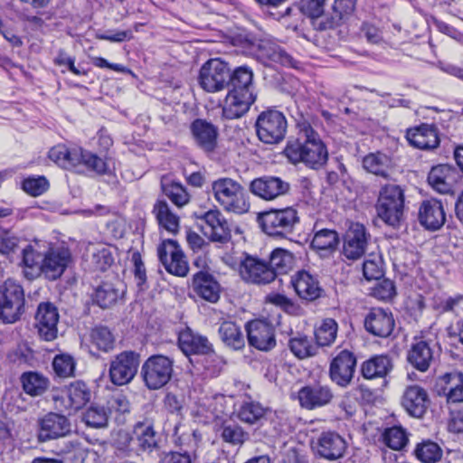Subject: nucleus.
<instances>
[{
  "label": "nucleus",
  "mask_w": 463,
  "mask_h": 463,
  "mask_svg": "<svg viewBox=\"0 0 463 463\" xmlns=\"http://www.w3.org/2000/svg\"><path fill=\"white\" fill-rule=\"evenodd\" d=\"M140 364V354L135 351H123L109 363V379L115 385L129 383L136 376Z\"/></svg>",
  "instance_id": "obj_9"
},
{
  "label": "nucleus",
  "mask_w": 463,
  "mask_h": 463,
  "mask_svg": "<svg viewBox=\"0 0 463 463\" xmlns=\"http://www.w3.org/2000/svg\"><path fill=\"white\" fill-rule=\"evenodd\" d=\"M75 360L67 354H57L52 361V367L55 373L60 377H70L75 371Z\"/></svg>",
  "instance_id": "obj_58"
},
{
  "label": "nucleus",
  "mask_w": 463,
  "mask_h": 463,
  "mask_svg": "<svg viewBox=\"0 0 463 463\" xmlns=\"http://www.w3.org/2000/svg\"><path fill=\"white\" fill-rule=\"evenodd\" d=\"M463 296L448 297L435 302L434 308L439 313H451L454 317L451 321L463 319Z\"/></svg>",
  "instance_id": "obj_52"
},
{
  "label": "nucleus",
  "mask_w": 463,
  "mask_h": 463,
  "mask_svg": "<svg viewBox=\"0 0 463 463\" xmlns=\"http://www.w3.org/2000/svg\"><path fill=\"white\" fill-rule=\"evenodd\" d=\"M454 175V169L449 165H438L430 169L428 183L439 194H450L453 191Z\"/></svg>",
  "instance_id": "obj_37"
},
{
  "label": "nucleus",
  "mask_w": 463,
  "mask_h": 463,
  "mask_svg": "<svg viewBox=\"0 0 463 463\" xmlns=\"http://www.w3.org/2000/svg\"><path fill=\"white\" fill-rule=\"evenodd\" d=\"M406 138L411 146L422 150H430L439 145L438 128L432 124L422 123L409 128Z\"/></svg>",
  "instance_id": "obj_27"
},
{
  "label": "nucleus",
  "mask_w": 463,
  "mask_h": 463,
  "mask_svg": "<svg viewBox=\"0 0 463 463\" xmlns=\"http://www.w3.org/2000/svg\"><path fill=\"white\" fill-rule=\"evenodd\" d=\"M222 439L233 446H241L250 435L241 426L234 422H223L221 426Z\"/></svg>",
  "instance_id": "obj_50"
},
{
  "label": "nucleus",
  "mask_w": 463,
  "mask_h": 463,
  "mask_svg": "<svg viewBox=\"0 0 463 463\" xmlns=\"http://www.w3.org/2000/svg\"><path fill=\"white\" fill-rule=\"evenodd\" d=\"M419 222L427 230L437 231L446 221V213L440 201L430 199L423 201L419 208Z\"/></svg>",
  "instance_id": "obj_29"
},
{
  "label": "nucleus",
  "mask_w": 463,
  "mask_h": 463,
  "mask_svg": "<svg viewBox=\"0 0 463 463\" xmlns=\"http://www.w3.org/2000/svg\"><path fill=\"white\" fill-rule=\"evenodd\" d=\"M90 342L99 350L108 353L114 348L115 337L104 326H97L90 332Z\"/></svg>",
  "instance_id": "obj_49"
},
{
  "label": "nucleus",
  "mask_w": 463,
  "mask_h": 463,
  "mask_svg": "<svg viewBox=\"0 0 463 463\" xmlns=\"http://www.w3.org/2000/svg\"><path fill=\"white\" fill-rule=\"evenodd\" d=\"M59 317L58 309L52 303L45 302L38 306L35 320L39 335L43 339L52 341L57 337Z\"/></svg>",
  "instance_id": "obj_22"
},
{
  "label": "nucleus",
  "mask_w": 463,
  "mask_h": 463,
  "mask_svg": "<svg viewBox=\"0 0 463 463\" xmlns=\"http://www.w3.org/2000/svg\"><path fill=\"white\" fill-rule=\"evenodd\" d=\"M64 392L68 399L66 408L72 411L83 408L91 398L90 389L82 381L71 383L66 387Z\"/></svg>",
  "instance_id": "obj_40"
},
{
  "label": "nucleus",
  "mask_w": 463,
  "mask_h": 463,
  "mask_svg": "<svg viewBox=\"0 0 463 463\" xmlns=\"http://www.w3.org/2000/svg\"><path fill=\"white\" fill-rule=\"evenodd\" d=\"M435 351L431 341L415 340L407 354L409 364L420 372H426L434 360Z\"/></svg>",
  "instance_id": "obj_34"
},
{
  "label": "nucleus",
  "mask_w": 463,
  "mask_h": 463,
  "mask_svg": "<svg viewBox=\"0 0 463 463\" xmlns=\"http://www.w3.org/2000/svg\"><path fill=\"white\" fill-rule=\"evenodd\" d=\"M297 398L302 409L313 411L329 405L335 393L329 384L317 381L302 386Z\"/></svg>",
  "instance_id": "obj_10"
},
{
  "label": "nucleus",
  "mask_w": 463,
  "mask_h": 463,
  "mask_svg": "<svg viewBox=\"0 0 463 463\" xmlns=\"http://www.w3.org/2000/svg\"><path fill=\"white\" fill-rule=\"evenodd\" d=\"M49 187L47 179L43 176L28 177L23 182V189L33 196L43 194Z\"/></svg>",
  "instance_id": "obj_64"
},
{
  "label": "nucleus",
  "mask_w": 463,
  "mask_h": 463,
  "mask_svg": "<svg viewBox=\"0 0 463 463\" xmlns=\"http://www.w3.org/2000/svg\"><path fill=\"white\" fill-rule=\"evenodd\" d=\"M356 363V356L353 352L346 349L340 351L330 363V380L337 386L346 388L354 379Z\"/></svg>",
  "instance_id": "obj_14"
},
{
  "label": "nucleus",
  "mask_w": 463,
  "mask_h": 463,
  "mask_svg": "<svg viewBox=\"0 0 463 463\" xmlns=\"http://www.w3.org/2000/svg\"><path fill=\"white\" fill-rule=\"evenodd\" d=\"M190 131L197 147L206 154L215 152L219 137L217 126L206 119L196 118L191 123Z\"/></svg>",
  "instance_id": "obj_19"
},
{
  "label": "nucleus",
  "mask_w": 463,
  "mask_h": 463,
  "mask_svg": "<svg viewBox=\"0 0 463 463\" xmlns=\"http://www.w3.org/2000/svg\"><path fill=\"white\" fill-rule=\"evenodd\" d=\"M91 262L96 269L105 271L114 262V258L111 250L104 246L101 247L100 249H98L92 254Z\"/></svg>",
  "instance_id": "obj_63"
},
{
  "label": "nucleus",
  "mask_w": 463,
  "mask_h": 463,
  "mask_svg": "<svg viewBox=\"0 0 463 463\" xmlns=\"http://www.w3.org/2000/svg\"><path fill=\"white\" fill-rule=\"evenodd\" d=\"M383 440L390 449L401 450L408 443V433L402 426H392L385 429L383 433Z\"/></svg>",
  "instance_id": "obj_53"
},
{
  "label": "nucleus",
  "mask_w": 463,
  "mask_h": 463,
  "mask_svg": "<svg viewBox=\"0 0 463 463\" xmlns=\"http://www.w3.org/2000/svg\"><path fill=\"white\" fill-rule=\"evenodd\" d=\"M298 137L287 142L283 154L294 165L304 163L313 169H319L328 160V151L319 134L309 122H298Z\"/></svg>",
  "instance_id": "obj_1"
},
{
  "label": "nucleus",
  "mask_w": 463,
  "mask_h": 463,
  "mask_svg": "<svg viewBox=\"0 0 463 463\" xmlns=\"http://www.w3.org/2000/svg\"><path fill=\"white\" fill-rule=\"evenodd\" d=\"M44 252L40 250L37 241L26 244L22 249V261L24 276L28 280H33L41 275L42 260Z\"/></svg>",
  "instance_id": "obj_35"
},
{
  "label": "nucleus",
  "mask_w": 463,
  "mask_h": 463,
  "mask_svg": "<svg viewBox=\"0 0 463 463\" xmlns=\"http://www.w3.org/2000/svg\"><path fill=\"white\" fill-rule=\"evenodd\" d=\"M263 13L269 16L279 20L285 16L291 15L293 7L284 4L286 2H258Z\"/></svg>",
  "instance_id": "obj_59"
},
{
  "label": "nucleus",
  "mask_w": 463,
  "mask_h": 463,
  "mask_svg": "<svg viewBox=\"0 0 463 463\" xmlns=\"http://www.w3.org/2000/svg\"><path fill=\"white\" fill-rule=\"evenodd\" d=\"M24 241L13 232L0 228V252L9 255L14 252Z\"/></svg>",
  "instance_id": "obj_61"
},
{
  "label": "nucleus",
  "mask_w": 463,
  "mask_h": 463,
  "mask_svg": "<svg viewBox=\"0 0 463 463\" xmlns=\"http://www.w3.org/2000/svg\"><path fill=\"white\" fill-rule=\"evenodd\" d=\"M217 202L229 212L243 213L248 212L250 203L244 198L243 187L232 178H219L212 184Z\"/></svg>",
  "instance_id": "obj_5"
},
{
  "label": "nucleus",
  "mask_w": 463,
  "mask_h": 463,
  "mask_svg": "<svg viewBox=\"0 0 463 463\" xmlns=\"http://www.w3.org/2000/svg\"><path fill=\"white\" fill-rule=\"evenodd\" d=\"M249 190L255 196L269 202L289 194L291 184L279 176L267 175L253 179Z\"/></svg>",
  "instance_id": "obj_11"
},
{
  "label": "nucleus",
  "mask_w": 463,
  "mask_h": 463,
  "mask_svg": "<svg viewBox=\"0 0 463 463\" xmlns=\"http://www.w3.org/2000/svg\"><path fill=\"white\" fill-rule=\"evenodd\" d=\"M192 289L202 299L216 303L221 297V285L216 278L207 270L201 269L193 275Z\"/></svg>",
  "instance_id": "obj_25"
},
{
  "label": "nucleus",
  "mask_w": 463,
  "mask_h": 463,
  "mask_svg": "<svg viewBox=\"0 0 463 463\" xmlns=\"http://www.w3.org/2000/svg\"><path fill=\"white\" fill-rule=\"evenodd\" d=\"M24 291L14 279H7L0 285V320L12 324L24 312Z\"/></svg>",
  "instance_id": "obj_4"
},
{
  "label": "nucleus",
  "mask_w": 463,
  "mask_h": 463,
  "mask_svg": "<svg viewBox=\"0 0 463 463\" xmlns=\"http://www.w3.org/2000/svg\"><path fill=\"white\" fill-rule=\"evenodd\" d=\"M414 453L417 458L423 463H436L442 457L439 446L430 440L418 444Z\"/></svg>",
  "instance_id": "obj_57"
},
{
  "label": "nucleus",
  "mask_w": 463,
  "mask_h": 463,
  "mask_svg": "<svg viewBox=\"0 0 463 463\" xmlns=\"http://www.w3.org/2000/svg\"><path fill=\"white\" fill-rule=\"evenodd\" d=\"M267 410L258 402H243L237 411L239 420L248 424H262Z\"/></svg>",
  "instance_id": "obj_44"
},
{
  "label": "nucleus",
  "mask_w": 463,
  "mask_h": 463,
  "mask_svg": "<svg viewBox=\"0 0 463 463\" xmlns=\"http://www.w3.org/2000/svg\"><path fill=\"white\" fill-rule=\"evenodd\" d=\"M256 99V93L229 90L222 105V117L226 119L241 118L249 111Z\"/></svg>",
  "instance_id": "obj_26"
},
{
  "label": "nucleus",
  "mask_w": 463,
  "mask_h": 463,
  "mask_svg": "<svg viewBox=\"0 0 463 463\" xmlns=\"http://www.w3.org/2000/svg\"><path fill=\"white\" fill-rule=\"evenodd\" d=\"M324 5L325 2H299L297 9L314 20L321 19L317 26L318 29L325 30L332 26V22L324 14Z\"/></svg>",
  "instance_id": "obj_47"
},
{
  "label": "nucleus",
  "mask_w": 463,
  "mask_h": 463,
  "mask_svg": "<svg viewBox=\"0 0 463 463\" xmlns=\"http://www.w3.org/2000/svg\"><path fill=\"white\" fill-rule=\"evenodd\" d=\"M430 400L427 391L420 385L408 386L402 397V405L406 412L414 418H422L427 412Z\"/></svg>",
  "instance_id": "obj_24"
},
{
  "label": "nucleus",
  "mask_w": 463,
  "mask_h": 463,
  "mask_svg": "<svg viewBox=\"0 0 463 463\" xmlns=\"http://www.w3.org/2000/svg\"><path fill=\"white\" fill-rule=\"evenodd\" d=\"M248 343L250 346L264 352L276 346L275 329L266 320H251L246 324Z\"/></svg>",
  "instance_id": "obj_18"
},
{
  "label": "nucleus",
  "mask_w": 463,
  "mask_h": 463,
  "mask_svg": "<svg viewBox=\"0 0 463 463\" xmlns=\"http://www.w3.org/2000/svg\"><path fill=\"white\" fill-rule=\"evenodd\" d=\"M161 187L164 194L176 206L182 207L189 203L190 195L180 182L164 177L161 180Z\"/></svg>",
  "instance_id": "obj_45"
},
{
  "label": "nucleus",
  "mask_w": 463,
  "mask_h": 463,
  "mask_svg": "<svg viewBox=\"0 0 463 463\" xmlns=\"http://www.w3.org/2000/svg\"><path fill=\"white\" fill-rule=\"evenodd\" d=\"M239 273L243 281L254 285H267L275 280L274 272L268 262L247 254L240 262Z\"/></svg>",
  "instance_id": "obj_13"
},
{
  "label": "nucleus",
  "mask_w": 463,
  "mask_h": 463,
  "mask_svg": "<svg viewBox=\"0 0 463 463\" xmlns=\"http://www.w3.org/2000/svg\"><path fill=\"white\" fill-rule=\"evenodd\" d=\"M346 449L347 442L335 431L322 432L317 439V451L321 458L338 459L345 455Z\"/></svg>",
  "instance_id": "obj_30"
},
{
  "label": "nucleus",
  "mask_w": 463,
  "mask_h": 463,
  "mask_svg": "<svg viewBox=\"0 0 463 463\" xmlns=\"http://www.w3.org/2000/svg\"><path fill=\"white\" fill-rule=\"evenodd\" d=\"M229 90L235 92L255 93L253 86V71L246 65L236 67L233 71L230 68Z\"/></svg>",
  "instance_id": "obj_41"
},
{
  "label": "nucleus",
  "mask_w": 463,
  "mask_h": 463,
  "mask_svg": "<svg viewBox=\"0 0 463 463\" xmlns=\"http://www.w3.org/2000/svg\"><path fill=\"white\" fill-rule=\"evenodd\" d=\"M230 66L220 58L208 60L200 69L199 86L209 93L224 90L229 85Z\"/></svg>",
  "instance_id": "obj_8"
},
{
  "label": "nucleus",
  "mask_w": 463,
  "mask_h": 463,
  "mask_svg": "<svg viewBox=\"0 0 463 463\" xmlns=\"http://www.w3.org/2000/svg\"><path fill=\"white\" fill-rule=\"evenodd\" d=\"M37 439L39 442H47L65 437L71 432V422L62 414L49 412L38 420Z\"/></svg>",
  "instance_id": "obj_16"
},
{
  "label": "nucleus",
  "mask_w": 463,
  "mask_h": 463,
  "mask_svg": "<svg viewBox=\"0 0 463 463\" xmlns=\"http://www.w3.org/2000/svg\"><path fill=\"white\" fill-rule=\"evenodd\" d=\"M157 256L167 272L179 277L188 273V262L176 241L164 240L157 247Z\"/></svg>",
  "instance_id": "obj_12"
},
{
  "label": "nucleus",
  "mask_w": 463,
  "mask_h": 463,
  "mask_svg": "<svg viewBox=\"0 0 463 463\" xmlns=\"http://www.w3.org/2000/svg\"><path fill=\"white\" fill-rule=\"evenodd\" d=\"M178 346L186 356L202 355L212 351L213 344L207 336L186 327L178 335Z\"/></svg>",
  "instance_id": "obj_28"
},
{
  "label": "nucleus",
  "mask_w": 463,
  "mask_h": 463,
  "mask_svg": "<svg viewBox=\"0 0 463 463\" xmlns=\"http://www.w3.org/2000/svg\"><path fill=\"white\" fill-rule=\"evenodd\" d=\"M218 335L223 345L233 351L242 350L245 346V337L235 322L225 320L221 323Z\"/></svg>",
  "instance_id": "obj_39"
},
{
  "label": "nucleus",
  "mask_w": 463,
  "mask_h": 463,
  "mask_svg": "<svg viewBox=\"0 0 463 463\" xmlns=\"http://www.w3.org/2000/svg\"><path fill=\"white\" fill-rule=\"evenodd\" d=\"M288 347L294 355L299 359L316 355L318 349L317 344H313L306 335L291 338L288 342Z\"/></svg>",
  "instance_id": "obj_51"
},
{
  "label": "nucleus",
  "mask_w": 463,
  "mask_h": 463,
  "mask_svg": "<svg viewBox=\"0 0 463 463\" xmlns=\"http://www.w3.org/2000/svg\"><path fill=\"white\" fill-rule=\"evenodd\" d=\"M152 213L160 227L173 234L178 232L180 219L171 211L170 206L165 201L157 200L153 206Z\"/></svg>",
  "instance_id": "obj_42"
},
{
  "label": "nucleus",
  "mask_w": 463,
  "mask_h": 463,
  "mask_svg": "<svg viewBox=\"0 0 463 463\" xmlns=\"http://www.w3.org/2000/svg\"><path fill=\"white\" fill-rule=\"evenodd\" d=\"M257 58L264 64L277 62L284 67L295 70H301L303 68L300 61L294 58L279 45L270 42H261L259 44Z\"/></svg>",
  "instance_id": "obj_23"
},
{
  "label": "nucleus",
  "mask_w": 463,
  "mask_h": 463,
  "mask_svg": "<svg viewBox=\"0 0 463 463\" xmlns=\"http://www.w3.org/2000/svg\"><path fill=\"white\" fill-rule=\"evenodd\" d=\"M268 265L274 272L275 279L279 274H286L292 269L295 262L293 254L282 248H276L269 254Z\"/></svg>",
  "instance_id": "obj_43"
},
{
  "label": "nucleus",
  "mask_w": 463,
  "mask_h": 463,
  "mask_svg": "<svg viewBox=\"0 0 463 463\" xmlns=\"http://www.w3.org/2000/svg\"><path fill=\"white\" fill-rule=\"evenodd\" d=\"M404 191L396 184L383 186L376 203L378 217L386 224L398 228L404 216Z\"/></svg>",
  "instance_id": "obj_3"
},
{
  "label": "nucleus",
  "mask_w": 463,
  "mask_h": 463,
  "mask_svg": "<svg viewBox=\"0 0 463 463\" xmlns=\"http://www.w3.org/2000/svg\"><path fill=\"white\" fill-rule=\"evenodd\" d=\"M80 165H83L88 170L94 172L99 175H110L111 170L106 158L83 149Z\"/></svg>",
  "instance_id": "obj_56"
},
{
  "label": "nucleus",
  "mask_w": 463,
  "mask_h": 463,
  "mask_svg": "<svg viewBox=\"0 0 463 463\" xmlns=\"http://www.w3.org/2000/svg\"><path fill=\"white\" fill-rule=\"evenodd\" d=\"M364 326L371 335L386 338L392 335L395 326V320L390 310L373 307L365 316Z\"/></svg>",
  "instance_id": "obj_21"
},
{
  "label": "nucleus",
  "mask_w": 463,
  "mask_h": 463,
  "mask_svg": "<svg viewBox=\"0 0 463 463\" xmlns=\"http://www.w3.org/2000/svg\"><path fill=\"white\" fill-rule=\"evenodd\" d=\"M174 373V361L163 354L148 357L141 366V377L149 390H158L166 385Z\"/></svg>",
  "instance_id": "obj_6"
},
{
  "label": "nucleus",
  "mask_w": 463,
  "mask_h": 463,
  "mask_svg": "<svg viewBox=\"0 0 463 463\" xmlns=\"http://www.w3.org/2000/svg\"><path fill=\"white\" fill-rule=\"evenodd\" d=\"M202 356H203V367L207 374L212 377L219 375L225 364V361L215 353L213 345L212 346V351L202 354Z\"/></svg>",
  "instance_id": "obj_60"
},
{
  "label": "nucleus",
  "mask_w": 463,
  "mask_h": 463,
  "mask_svg": "<svg viewBox=\"0 0 463 463\" xmlns=\"http://www.w3.org/2000/svg\"><path fill=\"white\" fill-rule=\"evenodd\" d=\"M337 329V323L333 318L323 320L321 326L315 331L317 347L331 345L336 338Z\"/></svg>",
  "instance_id": "obj_54"
},
{
  "label": "nucleus",
  "mask_w": 463,
  "mask_h": 463,
  "mask_svg": "<svg viewBox=\"0 0 463 463\" xmlns=\"http://www.w3.org/2000/svg\"><path fill=\"white\" fill-rule=\"evenodd\" d=\"M388 162V157L383 154H369L364 157L363 166L367 172L387 178Z\"/></svg>",
  "instance_id": "obj_55"
},
{
  "label": "nucleus",
  "mask_w": 463,
  "mask_h": 463,
  "mask_svg": "<svg viewBox=\"0 0 463 463\" xmlns=\"http://www.w3.org/2000/svg\"><path fill=\"white\" fill-rule=\"evenodd\" d=\"M109 413L108 408L93 404L83 412L82 421L94 429L104 428L108 426Z\"/></svg>",
  "instance_id": "obj_48"
},
{
  "label": "nucleus",
  "mask_w": 463,
  "mask_h": 463,
  "mask_svg": "<svg viewBox=\"0 0 463 463\" xmlns=\"http://www.w3.org/2000/svg\"><path fill=\"white\" fill-rule=\"evenodd\" d=\"M259 139L265 144H279L287 133L288 122L285 115L277 109L262 111L256 120Z\"/></svg>",
  "instance_id": "obj_7"
},
{
  "label": "nucleus",
  "mask_w": 463,
  "mask_h": 463,
  "mask_svg": "<svg viewBox=\"0 0 463 463\" xmlns=\"http://www.w3.org/2000/svg\"><path fill=\"white\" fill-rule=\"evenodd\" d=\"M71 260V254L68 248L50 247L44 251L41 274L49 280H56L62 276Z\"/></svg>",
  "instance_id": "obj_15"
},
{
  "label": "nucleus",
  "mask_w": 463,
  "mask_h": 463,
  "mask_svg": "<svg viewBox=\"0 0 463 463\" xmlns=\"http://www.w3.org/2000/svg\"><path fill=\"white\" fill-rule=\"evenodd\" d=\"M125 288L119 279L102 281L92 293V301L99 307L106 309L113 307L124 296Z\"/></svg>",
  "instance_id": "obj_32"
},
{
  "label": "nucleus",
  "mask_w": 463,
  "mask_h": 463,
  "mask_svg": "<svg viewBox=\"0 0 463 463\" xmlns=\"http://www.w3.org/2000/svg\"><path fill=\"white\" fill-rule=\"evenodd\" d=\"M133 440L142 451L151 452L157 447L156 433L151 420L145 419L134 425Z\"/></svg>",
  "instance_id": "obj_38"
},
{
  "label": "nucleus",
  "mask_w": 463,
  "mask_h": 463,
  "mask_svg": "<svg viewBox=\"0 0 463 463\" xmlns=\"http://www.w3.org/2000/svg\"><path fill=\"white\" fill-rule=\"evenodd\" d=\"M393 368L392 358L388 354H375L361 364V374L364 379L385 378Z\"/></svg>",
  "instance_id": "obj_36"
},
{
  "label": "nucleus",
  "mask_w": 463,
  "mask_h": 463,
  "mask_svg": "<svg viewBox=\"0 0 463 463\" xmlns=\"http://www.w3.org/2000/svg\"><path fill=\"white\" fill-rule=\"evenodd\" d=\"M340 244L339 233L334 229H319L314 232L310 248L322 259L332 257Z\"/></svg>",
  "instance_id": "obj_33"
},
{
  "label": "nucleus",
  "mask_w": 463,
  "mask_h": 463,
  "mask_svg": "<svg viewBox=\"0 0 463 463\" xmlns=\"http://www.w3.org/2000/svg\"><path fill=\"white\" fill-rule=\"evenodd\" d=\"M21 383L25 393L31 396H40L49 386L48 378L36 372H26L21 376Z\"/></svg>",
  "instance_id": "obj_46"
},
{
  "label": "nucleus",
  "mask_w": 463,
  "mask_h": 463,
  "mask_svg": "<svg viewBox=\"0 0 463 463\" xmlns=\"http://www.w3.org/2000/svg\"><path fill=\"white\" fill-rule=\"evenodd\" d=\"M203 232L212 241L226 243L232 239V226L218 210H210L201 218Z\"/></svg>",
  "instance_id": "obj_20"
},
{
  "label": "nucleus",
  "mask_w": 463,
  "mask_h": 463,
  "mask_svg": "<svg viewBox=\"0 0 463 463\" xmlns=\"http://www.w3.org/2000/svg\"><path fill=\"white\" fill-rule=\"evenodd\" d=\"M371 235L364 225L353 223L346 232L343 241V256L350 260L361 259L368 246Z\"/></svg>",
  "instance_id": "obj_17"
},
{
  "label": "nucleus",
  "mask_w": 463,
  "mask_h": 463,
  "mask_svg": "<svg viewBox=\"0 0 463 463\" xmlns=\"http://www.w3.org/2000/svg\"><path fill=\"white\" fill-rule=\"evenodd\" d=\"M299 222L298 212L293 206L272 208L258 215L262 231L272 237L285 238L292 234Z\"/></svg>",
  "instance_id": "obj_2"
},
{
  "label": "nucleus",
  "mask_w": 463,
  "mask_h": 463,
  "mask_svg": "<svg viewBox=\"0 0 463 463\" xmlns=\"http://www.w3.org/2000/svg\"><path fill=\"white\" fill-rule=\"evenodd\" d=\"M291 284L298 296L306 301H314L322 296L323 288L317 276L302 269L291 279Z\"/></svg>",
  "instance_id": "obj_31"
},
{
  "label": "nucleus",
  "mask_w": 463,
  "mask_h": 463,
  "mask_svg": "<svg viewBox=\"0 0 463 463\" xmlns=\"http://www.w3.org/2000/svg\"><path fill=\"white\" fill-rule=\"evenodd\" d=\"M266 300L290 315H298L299 313V306L283 294L270 293L266 297Z\"/></svg>",
  "instance_id": "obj_62"
}]
</instances>
